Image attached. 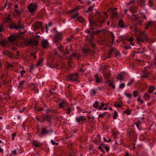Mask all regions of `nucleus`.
I'll use <instances>...</instances> for the list:
<instances>
[{"mask_svg":"<svg viewBox=\"0 0 156 156\" xmlns=\"http://www.w3.org/2000/svg\"><path fill=\"white\" fill-rule=\"evenodd\" d=\"M104 16L102 13L100 12H97V15L95 18L91 15L88 16V20L90 25L96 27H101L105 21Z\"/></svg>","mask_w":156,"mask_h":156,"instance_id":"1","label":"nucleus"},{"mask_svg":"<svg viewBox=\"0 0 156 156\" xmlns=\"http://www.w3.org/2000/svg\"><path fill=\"white\" fill-rule=\"evenodd\" d=\"M137 43L140 45L141 44L140 42H144V40L146 41L151 42L152 41L151 39H150L147 37L144 32H142L141 34L136 37Z\"/></svg>","mask_w":156,"mask_h":156,"instance_id":"2","label":"nucleus"},{"mask_svg":"<svg viewBox=\"0 0 156 156\" xmlns=\"http://www.w3.org/2000/svg\"><path fill=\"white\" fill-rule=\"evenodd\" d=\"M54 35L52 40L54 43L59 44L62 40L63 36L61 32L55 34Z\"/></svg>","mask_w":156,"mask_h":156,"instance_id":"3","label":"nucleus"},{"mask_svg":"<svg viewBox=\"0 0 156 156\" xmlns=\"http://www.w3.org/2000/svg\"><path fill=\"white\" fill-rule=\"evenodd\" d=\"M54 132V130L52 128H51L49 130H47V127H42L41 129V133L39 135V136L41 137L43 135L53 133Z\"/></svg>","mask_w":156,"mask_h":156,"instance_id":"4","label":"nucleus"},{"mask_svg":"<svg viewBox=\"0 0 156 156\" xmlns=\"http://www.w3.org/2000/svg\"><path fill=\"white\" fill-rule=\"evenodd\" d=\"M38 5L34 3H30L27 6L28 10L31 13L34 12L36 11Z\"/></svg>","mask_w":156,"mask_h":156,"instance_id":"5","label":"nucleus"},{"mask_svg":"<svg viewBox=\"0 0 156 156\" xmlns=\"http://www.w3.org/2000/svg\"><path fill=\"white\" fill-rule=\"evenodd\" d=\"M149 67H148V68ZM147 67H145L144 70L142 71V73L141 74V78H147L151 74V72L147 69Z\"/></svg>","mask_w":156,"mask_h":156,"instance_id":"6","label":"nucleus"},{"mask_svg":"<svg viewBox=\"0 0 156 156\" xmlns=\"http://www.w3.org/2000/svg\"><path fill=\"white\" fill-rule=\"evenodd\" d=\"M109 52V55H112V54L115 55V57L120 55V52L116 48H110Z\"/></svg>","mask_w":156,"mask_h":156,"instance_id":"7","label":"nucleus"},{"mask_svg":"<svg viewBox=\"0 0 156 156\" xmlns=\"http://www.w3.org/2000/svg\"><path fill=\"white\" fill-rule=\"evenodd\" d=\"M26 44L27 46L32 45L33 47V46L37 45L38 44V41L35 39H32L26 42Z\"/></svg>","mask_w":156,"mask_h":156,"instance_id":"8","label":"nucleus"},{"mask_svg":"<svg viewBox=\"0 0 156 156\" xmlns=\"http://www.w3.org/2000/svg\"><path fill=\"white\" fill-rule=\"evenodd\" d=\"M73 51L72 46L70 44L69 46H67L65 49H64L63 54L64 55H69Z\"/></svg>","mask_w":156,"mask_h":156,"instance_id":"9","label":"nucleus"},{"mask_svg":"<svg viewBox=\"0 0 156 156\" xmlns=\"http://www.w3.org/2000/svg\"><path fill=\"white\" fill-rule=\"evenodd\" d=\"M32 26L34 29L35 30H36L38 29L41 28L42 27L41 23L39 21L35 23L34 24L32 25Z\"/></svg>","mask_w":156,"mask_h":156,"instance_id":"10","label":"nucleus"},{"mask_svg":"<svg viewBox=\"0 0 156 156\" xmlns=\"http://www.w3.org/2000/svg\"><path fill=\"white\" fill-rule=\"evenodd\" d=\"M18 38L16 34H12L10 36L8 37V39L9 42H12L17 40Z\"/></svg>","mask_w":156,"mask_h":156,"instance_id":"11","label":"nucleus"},{"mask_svg":"<svg viewBox=\"0 0 156 156\" xmlns=\"http://www.w3.org/2000/svg\"><path fill=\"white\" fill-rule=\"evenodd\" d=\"M82 52L84 53V55L86 56L91 54H93L94 53V51L89 48H83L82 49Z\"/></svg>","mask_w":156,"mask_h":156,"instance_id":"12","label":"nucleus"},{"mask_svg":"<svg viewBox=\"0 0 156 156\" xmlns=\"http://www.w3.org/2000/svg\"><path fill=\"white\" fill-rule=\"evenodd\" d=\"M105 79L106 80L105 82L108 83L111 81L110 80H106L110 78V73L109 72H106L103 73Z\"/></svg>","mask_w":156,"mask_h":156,"instance_id":"13","label":"nucleus"},{"mask_svg":"<svg viewBox=\"0 0 156 156\" xmlns=\"http://www.w3.org/2000/svg\"><path fill=\"white\" fill-rule=\"evenodd\" d=\"M123 105V103L122 101L120 100H117L114 104V106L118 108L121 107Z\"/></svg>","mask_w":156,"mask_h":156,"instance_id":"14","label":"nucleus"},{"mask_svg":"<svg viewBox=\"0 0 156 156\" xmlns=\"http://www.w3.org/2000/svg\"><path fill=\"white\" fill-rule=\"evenodd\" d=\"M67 102L64 100H61L60 102L58 104V105L60 107L64 110H65V106H67Z\"/></svg>","mask_w":156,"mask_h":156,"instance_id":"15","label":"nucleus"},{"mask_svg":"<svg viewBox=\"0 0 156 156\" xmlns=\"http://www.w3.org/2000/svg\"><path fill=\"white\" fill-rule=\"evenodd\" d=\"M131 18L132 20H134L136 21H137V22H138L140 25H141L142 21L141 20H139V19L140 17L138 16V15L133 14L132 15Z\"/></svg>","mask_w":156,"mask_h":156,"instance_id":"16","label":"nucleus"},{"mask_svg":"<svg viewBox=\"0 0 156 156\" xmlns=\"http://www.w3.org/2000/svg\"><path fill=\"white\" fill-rule=\"evenodd\" d=\"M101 31V30H96L95 31L94 30V29L92 27H90V30L87 29L86 30V32L87 33H89L91 32H93L95 34H98Z\"/></svg>","mask_w":156,"mask_h":156,"instance_id":"17","label":"nucleus"},{"mask_svg":"<svg viewBox=\"0 0 156 156\" xmlns=\"http://www.w3.org/2000/svg\"><path fill=\"white\" fill-rule=\"evenodd\" d=\"M9 28L10 29H15L16 30L23 29V28L21 27V25H17L16 24H10L9 26Z\"/></svg>","mask_w":156,"mask_h":156,"instance_id":"18","label":"nucleus"},{"mask_svg":"<svg viewBox=\"0 0 156 156\" xmlns=\"http://www.w3.org/2000/svg\"><path fill=\"white\" fill-rule=\"evenodd\" d=\"M76 122L80 123H83V121L86 120V119L84 118L83 116H81L80 117H76Z\"/></svg>","mask_w":156,"mask_h":156,"instance_id":"19","label":"nucleus"},{"mask_svg":"<svg viewBox=\"0 0 156 156\" xmlns=\"http://www.w3.org/2000/svg\"><path fill=\"white\" fill-rule=\"evenodd\" d=\"M48 44V41L47 40H43L41 41L42 45L44 48H47Z\"/></svg>","mask_w":156,"mask_h":156,"instance_id":"20","label":"nucleus"},{"mask_svg":"<svg viewBox=\"0 0 156 156\" xmlns=\"http://www.w3.org/2000/svg\"><path fill=\"white\" fill-rule=\"evenodd\" d=\"M76 20L79 22L83 24L85 22V19L82 16H79L77 17Z\"/></svg>","mask_w":156,"mask_h":156,"instance_id":"21","label":"nucleus"},{"mask_svg":"<svg viewBox=\"0 0 156 156\" xmlns=\"http://www.w3.org/2000/svg\"><path fill=\"white\" fill-rule=\"evenodd\" d=\"M43 121L44 122L45 121L50 122L51 118L50 116L48 115H45L42 118Z\"/></svg>","mask_w":156,"mask_h":156,"instance_id":"22","label":"nucleus"},{"mask_svg":"<svg viewBox=\"0 0 156 156\" xmlns=\"http://www.w3.org/2000/svg\"><path fill=\"white\" fill-rule=\"evenodd\" d=\"M124 24L125 23L122 20L120 19L119 20L118 25L120 27L122 28H124L125 27Z\"/></svg>","mask_w":156,"mask_h":156,"instance_id":"23","label":"nucleus"},{"mask_svg":"<svg viewBox=\"0 0 156 156\" xmlns=\"http://www.w3.org/2000/svg\"><path fill=\"white\" fill-rule=\"evenodd\" d=\"M138 9V8L136 6L131 7L129 9L130 12L132 13H135Z\"/></svg>","mask_w":156,"mask_h":156,"instance_id":"24","label":"nucleus"},{"mask_svg":"<svg viewBox=\"0 0 156 156\" xmlns=\"http://www.w3.org/2000/svg\"><path fill=\"white\" fill-rule=\"evenodd\" d=\"M96 82L97 83H102V78H100L97 74L95 75Z\"/></svg>","mask_w":156,"mask_h":156,"instance_id":"25","label":"nucleus"},{"mask_svg":"<svg viewBox=\"0 0 156 156\" xmlns=\"http://www.w3.org/2000/svg\"><path fill=\"white\" fill-rule=\"evenodd\" d=\"M139 5L140 6L142 7H144L145 6V1L144 0H137Z\"/></svg>","mask_w":156,"mask_h":156,"instance_id":"26","label":"nucleus"},{"mask_svg":"<svg viewBox=\"0 0 156 156\" xmlns=\"http://www.w3.org/2000/svg\"><path fill=\"white\" fill-rule=\"evenodd\" d=\"M143 98L145 101H148L150 99V97L147 93H145L143 96Z\"/></svg>","mask_w":156,"mask_h":156,"instance_id":"27","label":"nucleus"},{"mask_svg":"<svg viewBox=\"0 0 156 156\" xmlns=\"http://www.w3.org/2000/svg\"><path fill=\"white\" fill-rule=\"evenodd\" d=\"M155 87L154 86H150L148 88V92L151 93L155 90Z\"/></svg>","mask_w":156,"mask_h":156,"instance_id":"28","label":"nucleus"},{"mask_svg":"<svg viewBox=\"0 0 156 156\" xmlns=\"http://www.w3.org/2000/svg\"><path fill=\"white\" fill-rule=\"evenodd\" d=\"M33 144L34 146L36 147H40L41 146V144L36 141H34Z\"/></svg>","mask_w":156,"mask_h":156,"instance_id":"29","label":"nucleus"},{"mask_svg":"<svg viewBox=\"0 0 156 156\" xmlns=\"http://www.w3.org/2000/svg\"><path fill=\"white\" fill-rule=\"evenodd\" d=\"M8 56L10 59H12L13 58H14L16 59L17 58L16 57V56H15L14 54L11 52H10V53L8 55Z\"/></svg>","mask_w":156,"mask_h":156,"instance_id":"30","label":"nucleus"},{"mask_svg":"<svg viewBox=\"0 0 156 156\" xmlns=\"http://www.w3.org/2000/svg\"><path fill=\"white\" fill-rule=\"evenodd\" d=\"M57 49L61 53L63 54L64 49L63 48V47L61 44L59 46H58L57 47Z\"/></svg>","mask_w":156,"mask_h":156,"instance_id":"31","label":"nucleus"},{"mask_svg":"<svg viewBox=\"0 0 156 156\" xmlns=\"http://www.w3.org/2000/svg\"><path fill=\"white\" fill-rule=\"evenodd\" d=\"M42 59L39 58L38 60V61L37 63V66H41L42 65Z\"/></svg>","mask_w":156,"mask_h":156,"instance_id":"32","label":"nucleus"},{"mask_svg":"<svg viewBox=\"0 0 156 156\" xmlns=\"http://www.w3.org/2000/svg\"><path fill=\"white\" fill-rule=\"evenodd\" d=\"M12 67H13V66L10 63H7L6 65L5 68L6 70H9L10 68Z\"/></svg>","mask_w":156,"mask_h":156,"instance_id":"33","label":"nucleus"},{"mask_svg":"<svg viewBox=\"0 0 156 156\" xmlns=\"http://www.w3.org/2000/svg\"><path fill=\"white\" fill-rule=\"evenodd\" d=\"M84 66H85V65L84 64H82L79 70L82 73H83L84 72V70L83 69Z\"/></svg>","mask_w":156,"mask_h":156,"instance_id":"34","label":"nucleus"},{"mask_svg":"<svg viewBox=\"0 0 156 156\" xmlns=\"http://www.w3.org/2000/svg\"><path fill=\"white\" fill-rule=\"evenodd\" d=\"M118 16V13L117 11H115L112 13L111 17L112 18L117 17Z\"/></svg>","mask_w":156,"mask_h":156,"instance_id":"35","label":"nucleus"},{"mask_svg":"<svg viewBox=\"0 0 156 156\" xmlns=\"http://www.w3.org/2000/svg\"><path fill=\"white\" fill-rule=\"evenodd\" d=\"M94 5L93 6H90L89 8H88V10L86 11V12H92L93 10V8L94 6Z\"/></svg>","mask_w":156,"mask_h":156,"instance_id":"36","label":"nucleus"},{"mask_svg":"<svg viewBox=\"0 0 156 156\" xmlns=\"http://www.w3.org/2000/svg\"><path fill=\"white\" fill-rule=\"evenodd\" d=\"M134 124L136 126L138 129H140V126L141 123L140 121H137L136 123H135Z\"/></svg>","mask_w":156,"mask_h":156,"instance_id":"37","label":"nucleus"},{"mask_svg":"<svg viewBox=\"0 0 156 156\" xmlns=\"http://www.w3.org/2000/svg\"><path fill=\"white\" fill-rule=\"evenodd\" d=\"M68 78L69 80H70L72 82L75 81L77 80L76 78L72 77L70 76H69Z\"/></svg>","mask_w":156,"mask_h":156,"instance_id":"38","label":"nucleus"},{"mask_svg":"<svg viewBox=\"0 0 156 156\" xmlns=\"http://www.w3.org/2000/svg\"><path fill=\"white\" fill-rule=\"evenodd\" d=\"M25 82L26 81L25 80L22 81L20 83H19L18 87L19 88H21L22 87V85L24 84Z\"/></svg>","mask_w":156,"mask_h":156,"instance_id":"39","label":"nucleus"},{"mask_svg":"<svg viewBox=\"0 0 156 156\" xmlns=\"http://www.w3.org/2000/svg\"><path fill=\"white\" fill-rule=\"evenodd\" d=\"M64 110L66 112V113L67 114H69L72 111L70 107L66 109L65 108V110Z\"/></svg>","mask_w":156,"mask_h":156,"instance_id":"40","label":"nucleus"},{"mask_svg":"<svg viewBox=\"0 0 156 156\" xmlns=\"http://www.w3.org/2000/svg\"><path fill=\"white\" fill-rule=\"evenodd\" d=\"M98 106V102L97 101L95 102V103L93 105V107L95 108H97Z\"/></svg>","mask_w":156,"mask_h":156,"instance_id":"41","label":"nucleus"},{"mask_svg":"<svg viewBox=\"0 0 156 156\" xmlns=\"http://www.w3.org/2000/svg\"><path fill=\"white\" fill-rule=\"evenodd\" d=\"M14 11L16 12V13L18 15H19L21 14H22V12L20 11L19 10L17 9H14Z\"/></svg>","mask_w":156,"mask_h":156,"instance_id":"42","label":"nucleus"},{"mask_svg":"<svg viewBox=\"0 0 156 156\" xmlns=\"http://www.w3.org/2000/svg\"><path fill=\"white\" fill-rule=\"evenodd\" d=\"M10 51L8 50H5L4 51L2 52V54L5 55H8L10 53Z\"/></svg>","mask_w":156,"mask_h":156,"instance_id":"43","label":"nucleus"},{"mask_svg":"<svg viewBox=\"0 0 156 156\" xmlns=\"http://www.w3.org/2000/svg\"><path fill=\"white\" fill-rule=\"evenodd\" d=\"M118 77H117V80H119L120 81H121L122 80L123 76L121 74H118Z\"/></svg>","mask_w":156,"mask_h":156,"instance_id":"44","label":"nucleus"},{"mask_svg":"<svg viewBox=\"0 0 156 156\" xmlns=\"http://www.w3.org/2000/svg\"><path fill=\"white\" fill-rule=\"evenodd\" d=\"M111 39L112 40V43L113 44L114 41V38L115 36L114 35V34L113 33L111 32Z\"/></svg>","mask_w":156,"mask_h":156,"instance_id":"45","label":"nucleus"},{"mask_svg":"<svg viewBox=\"0 0 156 156\" xmlns=\"http://www.w3.org/2000/svg\"><path fill=\"white\" fill-rule=\"evenodd\" d=\"M100 145L102 146L103 147L105 148V150H106V151L107 152H108L109 151V148L107 146H106L105 145L102 144H100Z\"/></svg>","mask_w":156,"mask_h":156,"instance_id":"46","label":"nucleus"},{"mask_svg":"<svg viewBox=\"0 0 156 156\" xmlns=\"http://www.w3.org/2000/svg\"><path fill=\"white\" fill-rule=\"evenodd\" d=\"M152 22H149L146 25L145 27V29H147L149 27L151 26Z\"/></svg>","mask_w":156,"mask_h":156,"instance_id":"47","label":"nucleus"},{"mask_svg":"<svg viewBox=\"0 0 156 156\" xmlns=\"http://www.w3.org/2000/svg\"><path fill=\"white\" fill-rule=\"evenodd\" d=\"M79 15V13L77 12L73 15L71 16V18L72 19L76 18Z\"/></svg>","mask_w":156,"mask_h":156,"instance_id":"48","label":"nucleus"},{"mask_svg":"<svg viewBox=\"0 0 156 156\" xmlns=\"http://www.w3.org/2000/svg\"><path fill=\"white\" fill-rule=\"evenodd\" d=\"M117 117V112L115 111L114 112V115H113V119H116Z\"/></svg>","mask_w":156,"mask_h":156,"instance_id":"49","label":"nucleus"},{"mask_svg":"<svg viewBox=\"0 0 156 156\" xmlns=\"http://www.w3.org/2000/svg\"><path fill=\"white\" fill-rule=\"evenodd\" d=\"M124 112L127 115H129L131 114L130 111L128 109L125 110Z\"/></svg>","mask_w":156,"mask_h":156,"instance_id":"50","label":"nucleus"},{"mask_svg":"<svg viewBox=\"0 0 156 156\" xmlns=\"http://www.w3.org/2000/svg\"><path fill=\"white\" fill-rule=\"evenodd\" d=\"M10 15L9 14L5 18V20L6 22H9V21L10 20Z\"/></svg>","mask_w":156,"mask_h":156,"instance_id":"51","label":"nucleus"},{"mask_svg":"<svg viewBox=\"0 0 156 156\" xmlns=\"http://www.w3.org/2000/svg\"><path fill=\"white\" fill-rule=\"evenodd\" d=\"M23 34H24V32H20L16 34L18 38H19Z\"/></svg>","mask_w":156,"mask_h":156,"instance_id":"52","label":"nucleus"},{"mask_svg":"<svg viewBox=\"0 0 156 156\" xmlns=\"http://www.w3.org/2000/svg\"><path fill=\"white\" fill-rule=\"evenodd\" d=\"M106 112H105L99 114L98 115V118H103L104 117L106 114Z\"/></svg>","mask_w":156,"mask_h":156,"instance_id":"53","label":"nucleus"},{"mask_svg":"<svg viewBox=\"0 0 156 156\" xmlns=\"http://www.w3.org/2000/svg\"><path fill=\"white\" fill-rule=\"evenodd\" d=\"M109 85L110 87H112L113 89H115V85L112 82L110 83H109Z\"/></svg>","mask_w":156,"mask_h":156,"instance_id":"54","label":"nucleus"},{"mask_svg":"<svg viewBox=\"0 0 156 156\" xmlns=\"http://www.w3.org/2000/svg\"><path fill=\"white\" fill-rule=\"evenodd\" d=\"M77 74H72L69 76L77 79Z\"/></svg>","mask_w":156,"mask_h":156,"instance_id":"55","label":"nucleus"},{"mask_svg":"<svg viewBox=\"0 0 156 156\" xmlns=\"http://www.w3.org/2000/svg\"><path fill=\"white\" fill-rule=\"evenodd\" d=\"M138 95V92L136 91H133V95L134 97H136Z\"/></svg>","mask_w":156,"mask_h":156,"instance_id":"56","label":"nucleus"},{"mask_svg":"<svg viewBox=\"0 0 156 156\" xmlns=\"http://www.w3.org/2000/svg\"><path fill=\"white\" fill-rule=\"evenodd\" d=\"M125 86V84L124 83H121L119 86V88L120 89H122Z\"/></svg>","mask_w":156,"mask_h":156,"instance_id":"57","label":"nucleus"},{"mask_svg":"<svg viewBox=\"0 0 156 156\" xmlns=\"http://www.w3.org/2000/svg\"><path fill=\"white\" fill-rule=\"evenodd\" d=\"M125 94L127 97H128L129 98H130L132 97V94H131L125 93Z\"/></svg>","mask_w":156,"mask_h":156,"instance_id":"58","label":"nucleus"},{"mask_svg":"<svg viewBox=\"0 0 156 156\" xmlns=\"http://www.w3.org/2000/svg\"><path fill=\"white\" fill-rule=\"evenodd\" d=\"M30 87H31V89L32 90H34V89L36 87L35 85H34L33 83H31Z\"/></svg>","mask_w":156,"mask_h":156,"instance_id":"59","label":"nucleus"},{"mask_svg":"<svg viewBox=\"0 0 156 156\" xmlns=\"http://www.w3.org/2000/svg\"><path fill=\"white\" fill-rule=\"evenodd\" d=\"M133 81H134V79H132L129 82V83H128L127 84V85L128 86H130L132 84V83L133 82Z\"/></svg>","mask_w":156,"mask_h":156,"instance_id":"60","label":"nucleus"},{"mask_svg":"<svg viewBox=\"0 0 156 156\" xmlns=\"http://www.w3.org/2000/svg\"><path fill=\"white\" fill-rule=\"evenodd\" d=\"M25 109V107H23L22 109H21V108H19V111L20 112H23Z\"/></svg>","mask_w":156,"mask_h":156,"instance_id":"61","label":"nucleus"},{"mask_svg":"<svg viewBox=\"0 0 156 156\" xmlns=\"http://www.w3.org/2000/svg\"><path fill=\"white\" fill-rule=\"evenodd\" d=\"M89 34H90V37L91 38H93V37L94 36L95 34L93 32H91L88 33Z\"/></svg>","mask_w":156,"mask_h":156,"instance_id":"62","label":"nucleus"},{"mask_svg":"<svg viewBox=\"0 0 156 156\" xmlns=\"http://www.w3.org/2000/svg\"><path fill=\"white\" fill-rule=\"evenodd\" d=\"M149 6L151 7L153 5L152 1L151 0H149Z\"/></svg>","mask_w":156,"mask_h":156,"instance_id":"63","label":"nucleus"},{"mask_svg":"<svg viewBox=\"0 0 156 156\" xmlns=\"http://www.w3.org/2000/svg\"><path fill=\"white\" fill-rule=\"evenodd\" d=\"M72 37H68V38H67L66 39V40L69 42H70L72 40Z\"/></svg>","mask_w":156,"mask_h":156,"instance_id":"64","label":"nucleus"}]
</instances>
